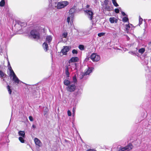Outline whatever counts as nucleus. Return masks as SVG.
Here are the masks:
<instances>
[{"mask_svg": "<svg viewBox=\"0 0 151 151\" xmlns=\"http://www.w3.org/2000/svg\"><path fill=\"white\" fill-rule=\"evenodd\" d=\"M29 36L34 39H39L40 38V33L39 31L37 30L33 29L30 32Z\"/></svg>", "mask_w": 151, "mask_h": 151, "instance_id": "7ed1b4c3", "label": "nucleus"}, {"mask_svg": "<svg viewBox=\"0 0 151 151\" xmlns=\"http://www.w3.org/2000/svg\"><path fill=\"white\" fill-rule=\"evenodd\" d=\"M65 73L66 76V77L68 78L69 77V73L68 71V66H67L65 69Z\"/></svg>", "mask_w": 151, "mask_h": 151, "instance_id": "4be33fe9", "label": "nucleus"}, {"mask_svg": "<svg viewBox=\"0 0 151 151\" xmlns=\"http://www.w3.org/2000/svg\"><path fill=\"white\" fill-rule=\"evenodd\" d=\"M8 66H11L10 65V63L9 61H8Z\"/></svg>", "mask_w": 151, "mask_h": 151, "instance_id": "de8ad7c7", "label": "nucleus"}, {"mask_svg": "<svg viewBox=\"0 0 151 151\" xmlns=\"http://www.w3.org/2000/svg\"><path fill=\"white\" fill-rule=\"evenodd\" d=\"M78 48L80 49V50H84V46L83 45H79L78 46Z\"/></svg>", "mask_w": 151, "mask_h": 151, "instance_id": "7c9ffc66", "label": "nucleus"}, {"mask_svg": "<svg viewBox=\"0 0 151 151\" xmlns=\"http://www.w3.org/2000/svg\"><path fill=\"white\" fill-rule=\"evenodd\" d=\"M42 47L44 50L46 51L48 50V44L46 42H45L42 45Z\"/></svg>", "mask_w": 151, "mask_h": 151, "instance_id": "a211bd4d", "label": "nucleus"}, {"mask_svg": "<svg viewBox=\"0 0 151 151\" xmlns=\"http://www.w3.org/2000/svg\"><path fill=\"white\" fill-rule=\"evenodd\" d=\"M68 116H71V113L70 111L68 110Z\"/></svg>", "mask_w": 151, "mask_h": 151, "instance_id": "ea45409f", "label": "nucleus"}, {"mask_svg": "<svg viewBox=\"0 0 151 151\" xmlns=\"http://www.w3.org/2000/svg\"><path fill=\"white\" fill-rule=\"evenodd\" d=\"M29 120L31 121H33V118L32 116H30L29 117Z\"/></svg>", "mask_w": 151, "mask_h": 151, "instance_id": "79ce46f5", "label": "nucleus"}, {"mask_svg": "<svg viewBox=\"0 0 151 151\" xmlns=\"http://www.w3.org/2000/svg\"><path fill=\"white\" fill-rule=\"evenodd\" d=\"M73 19H67V22L69 24H70L71 26L73 24Z\"/></svg>", "mask_w": 151, "mask_h": 151, "instance_id": "c756f323", "label": "nucleus"}, {"mask_svg": "<svg viewBox=\"0 0 151 151\" xmlns=\"http://www.w3.org/2000/svg\"><path fill=\"white\" fill-rule=\"evenodd\" d=\"M76 86L74 84H71L66 87L67 91L72 92H74L76 89Z\"/></svg>", "mask_w": 151, "mask_h": 151, "instance_id": "6e6552de", "label": "nucleus"}, {"mask_svg": "<svg viewBox=\"0 0 151 151\" xmlns=\"http://www.w3.org/2000/svg\"><path fill=\"white\" fill-rule=\"evenodd\" d=\"M133 147V146L131 143H129L126 147L121 148L118 151H129L131 150Z\"/></svg>", "mask_w": 151, "mask_h": 151, "instance_id": "1a4fd4ad", "label": "nucleus"}, {"mask_svg": "<svg viewBox=\"0 0 151 151\" xmlns=\"http://www.w3.org/2000/svg\"><path fill=\"white\" fill-rule=\"evenodd\" d=\"M76 10L75 8H72L70 9L69 11V16L68 17L67 19H72L74 17V14L76 12Z\"/></svg>", "mask_w": 151, "mask_h": 151, "instance_id": "9b49d317", "label": "nucleus"}, {"mask_svg": "<svg viewBox=\"0 0 151 151\" xmlns=\"http://www.w3.org/2000/svg\"><path fill=\"white\" fill-rule=\"evenodd\" d=\"M135 142H137V141H135Z\"/></svg>", "mask_w": 151, "mask_h": 151, "instance_id": "5fc2aeb1", "label": "nucleus"}, {"mask_svg": "<svg viewBox=\"0 0 151 151\" xmlns=\"http://www.w3.org/2000/svg\"><path fill=\"white\" fill-rule=\"evenodd\" d=\"M81 93V92L78 90L77 92H75L74 94L76 96L80 95Z\"/></svg>", "mask_w": 151, "mask_h": 151, "instance_id": "cd10ccee", "label": "nucleus"}, {"mask_svg": "<svg viewBox=\"0 0 151 151\" xmlns=\"http://www.w3.org/2000/svg\"><path fill=\"white\" fill-rule=\"evenodd\" d=\"M109 19H115L114 17H113V18L110 17Z\"/></svg>", "mask_w": 151, "mask_h": 151, "instance_id": "8fccbe9b", "label": "nucleus"}, {"mask_svg": "<svg viewBox=\"0 0 151 151\" xmlns=\"http://www.w3.org/2000/svg\"><path fill=\"white\" fill-rule=\"evenodd\" d=\"M3 81L6 82V80L4 78H3Z\"/></svg>", "mask_w": 151, "mask_h": 151, "instance_id": "3c124183", "label": "nucleus"}, {"mask_svg": "<svg viewBox=\"0 0 151 151\" xmlns=\"http://www.w3.org/2000/svg\"><path fill=\"white\" fill-rule=\"evenodd\" d=\"M69 50V47L67 46H65L62 50L61 51L63 54L65 55L67 54V52Z\"/></svg>", "mask_w": 151, "mask_h": 151, "instance_id": "ddd939ff", "label": "nucleus"}, {"mask_svg": "<svg viewBox=\"0 0 151 151\" xmlns=\"http://www.w3.org/2000/svg\"><path fill=\"white\" fill-rule=\"evenodd\" d=\"M63 83L65 85L67 86L71 84L70 81L67 79H65Z\"/></svg>", "mask_w": 151, "mask_h": 151, "instance_id": "aec40b11", "label": "nucleus"}, {"mask_svg": "<svg viewBox=\"0 0 151 151\" xmlns=\"http://www.w3.org/2000/svg\"><path fill=\"white\" fill-rule=\"evenodd\" d=\"M118 19H109L110 22L111 23H116L117 22Z\"/></svg>", "mask_w": 151, "mask_h": 151, "instance_id": "2f4dec72", "label": "nucleus"}, {"mask_svg": "<svg viewBox=\"0 0 151 151\" xmlns=\"http://www.w3.org/2000/svg\"><path fill=\"white\" fill-rule=\"evenodd\" d=\"M129 53L130 54L133 55H134L135 54V53L133 51L129 52Z\"/></svg>", "mask_w": 151, "mask_h": 151, "instance_id": "37998d69", "label": "nucleus"}, {"mask_svg": "<svg viewBox=\"0 0 151 151\" xmlns=\"http://www.w3.org/2000/svg\"><path fill=\"white\" fill-rule=\"evenodd\" d=\"M104 9L105 10L110 11L111 10V8L108 5L105 6Z\"/></svg>", "mask_w": 151, "mask_h": 151, "instance_id": "5701e85b", "label": "nucleus"}, {"mask_svg": "<svg viewBox=\"0 0 151 151\" xmlns=\"http://www.w3.org/2000/svg\"><path fill=\"white\" fill-rule=\"evenodd\" d=\"M34 142L35 145L38 147H40L42 145V143L37 138H35L34 139Z\"/></svg>", "mask_w": 151, "mask_h": 151, "instance_id": "2eb2a0df", "label": "nucleus"}, {"mask_svg": "<svg viewBox=\"0 0 151 151\" xmlns=\"http://www.w3.org/2000/svg\"><path fill=\"white\" fill-rule=\"evenodd\" d=\"M32 127L33 128H35L36 127V126L34 124H33L32 125Z\"/></svg>", "mask_w": 151, "mask_h": 151, "instance_id": "49530a36", "label": "nucleus"}, {"mask_svg": "<svg viewBox=\"0 0 151 151\" xmlns=\"http://www.w3.org/2000/svg\"><path fill=\"white\" fill-rule=\"evenodd\" d=\"M122 15L123 16V17L122 19H129L128 15H127L124 12L120 11Z\"/></svg>", "mask_w": 151, "mask_h": 151, "instance_id": "6ab92c4d", "label": "nucleus"}, {"mask_svg": "<svg viewBox=\"0 0 151 151\" xmlns=\"http://www.w3.org/2000/svg\"><path fill=\"white\" fill-rule=\"evenodd\" d=\"M109 1L108 0H105L104 1V3L105 6L108 5Z\"/></svg>", "mask_w": 151, "mask_h": 151, "instance_id": "4c0bfd02", "label": "nucleus"}, {"mask_svg": "<svg viewBox=\"0 0 151 151\" xmlns=\"http://www.w3.org/2000/svg\"><path fill=\"white\" fill-rule=\"evenodd\" d=\"M86 151H96L95 150H94V149H90L87 150Z\"/></svg>", "mask_w": 151, "mask_h": 151, "instance_id": "c03bdc74", "label": "nucleus"}, {"mask_svg": "<svg viewBox=\"0 0 151 151\" xmlns=\"http://www.w3.org/2000/svg\"><path fill=\"white\" fill-rule=\"evenodd\" d=\"M93 67L89 68L88 67V68L86 69L85 72V73H81V74L80 76L81 77H80V78L81 79H82L84 76L85 75H89V74L91 73L93 69Z\"/></svg>", "mask_w": 151, "mask_h": 151, "instance_id": "0eeeda50", "label": "nucleus"}, {"mask_svg": "<svg viewBox=\"0 0 151 151\" xmlns=\"http://www.w3.org/2000/svg\"><path fill=\"white\" fill-rule=\"evenodd\" d=\"M5 4V1L4 0H1L0 2V6L1 7L3 6Z\"/></svg>", "mask_w": 151, "mask_h": 151, "instance_id": "bb28decb", "label": "nucleus"}, {"mask_svg": "<svg viewBox=\"0 0 151 151\" xmlns=\"http://www.w3.org/2000/svg\"><path fill=\"white\" fill-rule=\"evenodd\" d=\"M139 19H142L141 17L140 16H139Z\"/></svg>", "mask_w": 151, "mask_h": 151, "instance_id": "603ef678", "label": "nucleus"}, {"mask_svg": "<svg viewBox=\"0 0 151 151\" xmlns=\"http://www.w3.org/2000/svg\"><path fill=\"white\" fill-rule=\"evenodd\" d=\"M129 20L122 19L123 21L124 22V25L125 26L126 30L127 33L129 32L130 31L132 30L133 28L134 27L132 24L129 23Z\"/></svg>", "mask_w": 151, "mask_h": 151, "instance_id": "f03ea898", "label": "nucleus"}, {"mask_svg": "<svg viewBox=\"0 0 151 151\" xmlns=\"http://www.w3.org/2000/svg\"><path fill=\"white\" fill-rule=\"evenodd\" d=\"M91 59L93 62H97L100 59V56L96 53H93L90 56Z\"/></svg>", "mask_w": 151, "mask_h": 151, "instance_id": "9d476101", "label": "nucleus"}, {"mask_svg": "<svg viewBox=\"0 0 151 151\" xmlns=\"http://www.w3.org/2000/svg\"><path fill=\"white\" fill-rule=\"evenodd\" d=\"M12 87L11 86H10L9 85H7V89L9 93L11 95L12 93Z\"/></svg>", "mask_w": 151, "mask_h": 151, "instance_id": "412c9836", "label": "nucleus"}, {"mask_svg": "<svg viewBox=\"0 0 151 151\" xmlns=\"http://www.w3.org/2000/svg\"><path fill=\"white\" fill-rule=\"evenodd\" d=\"M68 2L67 1H63L57 3L56 8L57 9H61L64 8L68 4Z\"/></svg>", "mask_w": 151, "mask_h": 151, "instance_id": "20e7f679", "label": "nucleus"}, {"mask_svg": "<svg viewBox=\"0 0 151 151\" xmlns=\"http://www.w3.org/2000/svg\"><path fill=\"white\" fill-rule=\"evenodd\" d=\"M73 84H75L77 82V80L76 78V76H74L73 78Z\"/></svg>", "mask_w": 151, "mask_h": 151, "instance_id": "c85d7f7f", "label": "nucleus"}, {"mask_svg": "<svg viewBox=\"0 0 151 151\" xmlns=\"http://www.w3.org/2000/svg\"><path fill=\"white\" fill-rule=\"evenodd\" d=\"M18 133L19 136V140L21 143H24V139L25 137V132L23 131H20L18 132Z\"/></svg>", "mask_w": 151, "mask_h": 151, "instance_id": "423d86ee", "label": "nucleus"}, {"mask_svg": "<svg viewBox=\"0 0 151 151\" xmlns=\"http://www.w3.org/2000/svg\"><path fill=\"white\" fill-rule=\"evenodd\" d=\"M90 7V5L88 4H87L86 6V7L87 8H88Z\"/></svg>", "mask_w": 151, "mask_h": 151, "instance_id": "09e8293b", "label": "nucleus"}, {"mask_svg": "<svg viewBox=\"0 0 151 151\" xmlns=\"http://www.w3.org/2000/svg\"><path fill=\"white\" fill-rule=\"evenodd\" d=\"M143 19H139V25H140L142 23Z\"/></svg>", "mask_w": 151, "mask_h": 151, "instance_id": "a19ab883", "label": "nucleus"}, {"mask_svg": "<svg viewBox=\"0 0 151 151\" xmlns=\"http://www.w3.org/2000/svg\"><path fill=\"white\" fill-rule=\"evenodd\" d=\"M8 68L9 70L10 71V73L9 74V76L11 75V74H12V73H15L13 70L12 69V68L11 66H8Z\"/></svg>", "mask_w": 151, "mask_h": 151, "instance_id": "b1692460", "label": "nucleus"}, {"mask_svg": "<svg viewBox=\"0 0 151 151\" xmlns=\"http://www.w3.org/2000/svg\"><path fill=\"white\" fill-rule=\"evenodd\" d=\"M112 1L114 6L117 7L119 6L118 4L116 2V0H112Z\"/></svg>", "mask_w": 151, "mask_h": 151, "instance_id": "393cba45", "label": "nucleus"}, {"mask_svg": "<svg viewBox=\"0 0 151 151\" xmlns=\"http://www.w3.org/2000/svg\"><path fill=\"white\" fill-rule=\"evenodd\" d=\"M19 24L21 25V26H25L26 25V24L25 23L21 22H19Z\"/></svg>", "mask_w": 151, "mask_h": 151, "instance_id": "f704fd0d", "label": "nucleus"}, {"mask_svg": "<svg viewBox=\"0 0 151 151\" xmlns=\"http://www.w3.org/2000/svg\"><path fill=\"white\" fill-rule=\"evenodd\" d=\"M144 22H145V19H144Z\"/></svg>", "mask_w": 151, "mask_h": 151, "instance_id": "864d4df0", "label": "nucleus"}, {"mask_svg": "<svg viewBox=\"0 0 151 151\" xmlns=\"http://www.w3.org/2000/svg\"><path fill=\"white\" fill-rule=\"evenodd\" d=\"M7 76L6 74L3 72L2 70H0V78L2 79L3 78H7Z\"/></svg>", "mask_w": 151, "mask_h": 151, "instance_id": "f3484780", "label": "nucleus"}, {"mask_svg": "<svg viewBox=\"0 0 151 151\" xmlns=\"http://www.w3.org/2000/svg\"><path fill=\"white\" fill-rule=\"evenodd\" d=\"M68 35V33L67 32H64L63 33L62 35V37L64 38H66Z\"/></svg>", "mask_w": 151, "mask_h": 151, "instance_id": "72a5a7b5", "label": "nucleus"}, {"mask_svg": "<svg viewBox=\"0 0 151 151\" xmlns=\"http://www.w3.org/2000/svg\"><path fill=\"white\" fill-rule=\"evenodd\" d=\"M76 106H74L73 109L72 111L73 112V115L74 116L75 114V112L76 111Z\"/></svg>", "mask_w": 151, "mask_h": 151, "instance_id": "c9c22d12", "label": "nucleus"}, {"mask_svg": "<svg viewBox=\"0 0 151 151\" xmlns=\"http://www.w3.org/2000/svg\"><path fill=\"white\" fill-rule=\"evenodd\" d=\"M84 12L88 16L90 19H92L93 12L91 10H86L84 11Z\"/></svg>", "mask_w": 151, "mask_h": 151, "instance_id": "f8f14e48", "label": "nucleus"}, {"mask_svg": "<svg viewBox=\"0 0 151 151\" xmlns=\"http://www.w3.org/2000/svg\"><path fill=\"white\" fill-rule=\"evenodd\" d=\"M72 52L73 54H77L78 53L77 51L75 49H74L72 50Z\"/></svg>", "mask_w": 151, "mask_h": 151, "instance_id": "e433bc0d", "label": "nucleus"}, {"mask_svg": "<svg viewBox=\"0 0 151 151\" xmlns=\"http://www.w3.org/2000/svg\"><path fill=\"white\" fill-rule=\"evenodd\" d=\"M79 58L77 57H74L71 58L69 60V63H74L78 61Z\"/></svg>", "mask_w": 151, "mask_h": 151, "instance_id": "4468645a", "label": "nucleus"}, {"mask_svg": "<svg viewBox=\"0 0 151 151\" xmlns=\"http://www.w3.org/2000/svg\"><path fill=\"white\" fill-rule=\"evenodd\" d=\"M145 48H142L141 49H140L138 50V52L139 53H141V54H142L145 52Z\"/></svg>", "mask_w": 151, "mask_h": 151, "instance_id": "a878e982", "label": "nucleus"}, {"mask_svg": "<svg viewBox=\"0 0 151 151\" xmlns=\"http://www.w3.org/2000/svg\"><path fill=\"white\" fill-rule=\"evenodd\" d=\"M126 38L127 40H130V38L127 36H126Z\"/></svg>", "mask_w": 151, "mask_h": 151, "instance_id": "a18cd8bd", "label": "nucleus"}, {"mask_svg": "<svg viewBox=\"0 0 151 151\" xmlns=\"http://www.w3.org/2000/svg\"><path fill=\"white\" fill-rule=\"evenodd\" d=\"M115 12L116 13H119V10L118 9L116 8L115 9Z\"/></svg>", "mask_w": 151, "mask_h": 151, "instance_id": "58836bf2", "label": "nucleus"}, {"mask_svg": "<svg viewBox=\"0 0 151 151\" xmlns=\"http://www.w3.org/2000/svg\"><path fill=\"white\" fill-rule=\"evenodd\" d=\"M11 79L12 78V80L14 81V83L17 85L19 83H23L22 82L20 81L18 78L17 76L15 73H12V74H11V75L9 76Z\"/></svg>", "mask_w": 151, "mask_h": 151, "instance_id": "39448f33", "label": "nucleus"}, {"mask_svg": "<svg viewBox=\"0 0 151 151\" xmlns=\"http://www.w3.org/2000/svg\"><path fill=\"white\" fill-rule=\"evenodd\" d=\"M46 41L45 42H46L49 44H50V42L52 40V37L51 36H47L46 37Z\"/></svg>", "mask_w": 151, "mask_h": 151, "instance_id": "dca6fc26", "label": "nucleus"}, {"mask_svg": "<svg viewBox=\"0 0 151 151\" xmlns=\"http://www.w3.org/2000/svg\"><path fill=\"white\" fill-rule=\"evenodd\" d=\"M105 34V33L101 32L98 34V35L99 37H101L102 36H104Z\"/></svg>", "mask_w": 151, "mask_h": 151, "instance_id": "473e14b6", "label": "nucleus"}, {"mask_svg": "<svg viewBox=\"0 0 151 151\" xmlns=\"http://www.w3.org/2000/svg\"><path fill=\"white\" fill-rule=\"evenodd\" d=\"M50 3L49 7L47 9V12L50 14H52L56 12V4L57 0H48Z\"/></svg>", "mask_w": 151, "mask_h": 151, "instance_id": "f257e3e1", "label": "nucleus"}]
</instances>
